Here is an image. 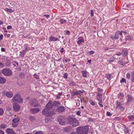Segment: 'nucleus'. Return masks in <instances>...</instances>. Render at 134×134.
I'll use <instances>...</instances> for the list:
<instances>
[{"label":"nucleus","mask_w":134,"mask_h":134,"mask_svg":"<svg viewBox=\"0 0 134 134\" xmlns=\"http://www.w3.org/2000/svg\"><path fill=\"white\" fill-rule=\"evenodd\" d=\"M89 128L87 126L80 127L76 129L77 133L78 134H87Z\"/></svg>","instance_id":"1"},{"label":"nucleus","mask_w":134,"mask_h":134,"mask_svg":"<svg viewBox=\"0 0 134 134\" xmlns=\"http://www.w3.org/2000/svg\"><path fill=\"white\" fill-rule=\"evenodd\" d=\"M12 101L13 102L22 103L23 102V99L21 98L20 95L19 94H16L13 97Z\"/></svg>","instance_id":"2"},{"label":"nucleus","mask_w":134,"mask_h":134,"mask_svg":"<svg viewBox=\"0 0 134 134\" xmlns=\"http://www.w3.org/2000/svg\"><path fill=\"white\" fill-rule=\"evenodd\" d=\"M42 113L43 115L46 116H51L54 114L52 109L47 108L42 110Z\"/></svg>","instance_id":"3"},{"label":"nucleus","mask_w":134,"mask_h":134,"mask_svg":"<svg viewBox=\"0 0 134 134\" xmlns=\"http://www.w3.org/2000/svg\"><path fill=\"white\" fill-rule=\"evenodd\" d=\"M2 73L7 76H10L12 74V71L9 69H4L2 71Z\"/></svg>","instance_id":"4"},{"label":"nucleus","mask_w":134,"mask_h":134,"mask_svg":"<svg viewBox=\"0 0 134 134\" xmlns=\"http://www.w3.org/2000/svg\"><path fill=\"white\" fill-rule=\"evenodd\" d=\"M70 125H72L73 127H76L79 125V122L76 119H71L69 122Z\"/></svg>","instance_id":"5"},{"label":"nucleus","mask_w":134,"mask_h":134,"mask_svg":"<svg viewBox=\"0 0 134 134\" xmlns=\"http://www.w3.org/2000/svg\"><path fill=\"white\" fill-rule=\"evenodd\" d=\"M58 121L60 125H65V119L63 116H59L58 118Z\"/></svg>","instance_id":"6"},{"label":"nucleus","mask_w":134,"mask_h":134,"mask_svg":"<svg viewBox=\"0 0 134 134\" xmlns=\"http://www.w3.org/2000/svg\"><path fill=\"white\" fill-rule=\"evenodd\" d=\"M59 103L57 101L53 102L52 101H50L47 104L46 108L52 109V108L54 104H56Z\"/></svg>","instance_id":"7"},{"label":"nucleus","mask_w":134,"mask_h":134,"mask_svg":"<svg viewBox=\"0 0 134 134\" xmlns=\"http://www.w3.org/2000/svg\"><path fill=\"white\" fill-rule=\"evenodd\" d=\"M2 93L5 95L7 97L9 98L12 97L13 95V93L10 91H3L2 92Z\"/></svg>","instance_id":"8"},{"label":"nucleus","mask_w":134,"mask_h":134,"mask_svg":"<svg viewBox=\"0 0 134 134\" xmlns=\"http://www.w3.org/2000/svg\"><path fill=\"white\" fill-rule=\"evenodd\" d=\"M14 110L16 112L19 111L20 108V106L16 103H14L13 104Z\"/></svg>","instance_id":"9"},{"label":"nucleus","mask_w":134,"mask_h":134,"mask_svg":"<svg viewBox=\"0 0 134 134\" xmlns=\"http://www.w3.org/2000/svg\"><path fill=\"white\" fill-rule=\"evenodd\" d=\"M40 111V109L37 108H35L31 109L30 111L32 114H35L37 113Z\"/></svg>","instance_id":"10"},{"label":"nucleus","mask_w":134,"mask_h":134,"mask_svg":"<svg viewBox=\"0 0 134 134\" xmlns=\"http://www.w3.org/2000/svg\"><path fill=\"white\" fill-rule=\"evenodd\" d=\"M83 90L78 91L76 90L73 91L72 92V94L73 96L75 95H79L81 93H83Z\"/></svg>","instance_id":"11"},{"label":"nucleus","mask_w":134,"mask_h":134,"mask_svg":"<svg viewBox=\"0 0 134 134\" xmlns=\"http://www.w3.org/2000/svg\"><path fill=\"white\" fill-rule=\"evenodd\" d=\"M29 103L31 105L34 107H36L38 106L36 101L35 100H31L30 102Z\"/></svg>","instance_id":"12"},{"label":"nucleus","mask_w":134,"mask_h":134,"mask_svg":"<svg viewBox=\"0 0 134 134\" xmlns=\"http://www.w3.org/2000/svg\"><path fill=\"white\" fill-rule=\"evenodd\" d=\"M117 107L121 109V110L124 109V107L122 106V104L121 102H117L116 103Z\"/></svg>","instance_id":"13"},{"label":"nucleus","mask_w":134,"mask_h":134,"mask_svg":"<svg viewBox=\"0 0 134 134\" xmlns=\"http://www.w3.org/2000/svg\"><path fill=\"white\" fill-rule=\"evenodd\" d=\"M102 94L99 93L97 92V98L99 101L102 100Z\"/></svg>","instance_id":"14"},{"label":"nucleus","mask_w":134,"mask_h":134,"mask_svg":"<svg viewBox=\"0 0 134 134\" xmlns=\"http://www.w3.org/2000/svg\"><path fill=\"white\" fill-rule=\"evenodd\" d=\"M58 39V38L57 37L51 36L49 37V41H57Z\"/></svg>","instance_id":"15"},{"label":"nucleus","mask_w":134,"mask_h":134,"mask_svg":"<svg viewBox=\"0 0 134 134\" xmlns=\"http://www.w3.org/2000/svg\"><path fill=\"white\" fill-rule=\"evenodd\" d=\"M6 131L8 134H16L11 129L8 128L7 129Z\"/></svg>","instance_id":"16"},{"label":"nucleus","mask_w":134,"mask_h":134,"mask_svg":"<svg viewBox=\"0 0 134 134\" xmlns=\"http://www.w3.org/2000/svg\"><path fill=\"white\" fill-rule=\"evenodd\" d=\"M127 104L131 102L133 99L132 97L129 94L127 95Z\"/></svg>","instance_id":"17"},{"label":"nucleus","mask_w":134,"mask_h":134,"mask_svg":"<svg viewBox=\"0 0 134 134\" xmlns=\"http://www.w3.org/2000/svg\"><path fill=\"white\" fill-rule=\"evenodd\" d=\"M128 53V50L127 49L124 48L122 52L123 56H125Z\"/></svg>","instance_id":"18"},{"label":"nucleus","mask_w":134,"mask_h":134,"mask_svg":"<svg viewBox=\"0 0 134 134\" xmlns=\"http://www.w3.org/2000/svg\"><path fill=\"white\" fill-rule=\"evenodd\" d=\"M64 108L63 106H61L58 107L57 110L58 112H62L64 111Z\"/></svg>","instance_id":"19"},{"label":"nucleus","mask_w":134,"mask_h":134,"mask_svg":"<svg viewBox=\"0 0 134 134\" xmlns=\"http://www.w3.org/2000/svg\"><path fill=\"white\" fill-rule=\"evenodd\" d=\"M6 80L5 79L0 76V83L3 84L5 82Z\"/></svg>","instance_id":"20"},{"label":"nucleus","mask_w":134,"mask_h":134,"mask_svg":"<svg viewBox=\"0 0 134 134\" xmlns=\"http://www.w3.org/2000/svg\"><path fill=\"white\" fill-rule=\"evenodd\" d=\"M82 75L84 77H87V72L86 71L82 70L81 71Z\"/></svg>","instance_id":"21"},{"label":"nucleus","mask_w":134,"mask_h":134,"mask_svg":"<svg viewBox=\"0 0 134 134\" xmlns=\"http://www.w3.org/2000/svg\"><path fill=\"white\" fill-rule=\"evenodd\" d=\"M84 42V40L82 38L79 40L77 41V43L79 45L81 44H82V42Z\"/></svg>","instance_id":"22"},{"label":"nucleus","mask_w":134,"mask_h":134,"mask_svg":"<svg viewBox=\"0 0 134 134\" xmlns=\"http://www.w3.org/2000/svg\"><path fill=\"white\" fill-rule=\"evenodd\" d=\"M132 39V38L131 36L128 35L126 36L125 37V40H128L129 41L131 40Z\"/></svg>","instance_id":"23"},{"label":"nucleus","mask_w":134,"mask_h":134,"mask_svg":"<svg viewBox=\"0 0 134 134\" xmlns=\"http://www.w3.org/2000/svg\"><path fill=\"white\" fill-rule=\"evenodd\" d=\"M19 121V118H15L13 120V122L17 123Z\"/></svg>","instance_id":"24"},{"label":"nucleus","mask_w":134,"mask_h":134,"mask_svg":"<svg viewBox=\"0 0 134 134\" xmlns=\"http://www.w3.org/2000/svg\"><path fill=\"white\" fill-rule=\"evenodd\" d=\"M128 118L129 119L130 121H133L134 120V116L133 115H131L128 116Z\"/></svg>","instance_id":"25"},{"label":"nucleus","mask_w":134,"mask_h":134,"mask_svg":"<svg viewBox=\"0 0 134 134\" xmlns=\"http://www.w3.org/2000/svg\"><path fill=\"white\" fill-rule=\"evenodd\" d=\"M7 127L6 125L4 124H2L0 125V129H4Z\"/></svg>","instance_id":"26"},{"label":"nucleus","mask_w":134,"mask_h":134,"mask_svg":"<svg viewBox=\"0 0 134 134\" xmlns=\"http://www.w3.org/2000/svg\"><path fill=\"white\" fill-rule=\"evenodd\" d=\"M118 96L119 98L121 99L124 97V95L123 93H120L118 94Z\"/></svg>","instance_id":"27"},{"label":"nucleus","mask_w":134,"mask_h":134,"mask_svg":"<svg viewBox=\"0 0 134 134\" xmlns=\"http://www.w3.org/2000/svg\"><path fill=\"white\" fill-rule=\"evenodd\" d=\"M5 10L7 12H14V11L12 9H9L7 8H5Z\"/></svg>","instance_id":"28"},{"label":"nucleus","mask_w":134,"mask_h":134,"mask_svg":"<svg viewBox=\"0 0 134 134\" xmlns=\"http://www.w3.org/2000/svg\"><path fill=\"white\" fill-rule=\"evenodd\" d=\"M131 81L132 82H134V72H132L131 74Z\"/></svg>","instance_id":"29"},{"label":"nucleus","mask_w":134,"mask_h":134,"mask_svg":"<svg viewBox=\"0 0 134 134\" xmlns=\"http://www.w3.org/2000/svg\"><path fill=\"white\" fill-rule=\"evenodd\" d=\"M119 33H118L117 32H116L115 34V36L114 38V39H118L119 37Z\"/></svg>","instance_id":"30"},{"label":"nucleus","mask_w":134,"mask_h":134,"mask_svg":"<svg viewBox=\"0 0 134 134\" xmlns=\"http://www.w3.org/2000/svg\"><path fill=\"white\" fill-rule=\"evenodd\" d=\"M29 119L31 121H33L35 120V117L32 116H30L29 118Z\"/></svg>","instance_id":"31"},{"label":"nucleus","mask_w":134,"mask_h":134,"mask_svg":"<svg viewBox=\"0 0 134 134\" xmlns=\"http://www.w3.org/2000/svg\"><path fill=\"white\" fill-rule=\"evenodd\" d=\"M69 85L71 86H73L76 85V84L74 82L71 81L69 83Z\"/></svg>","instance_id":"32"},{"label":"nucleus","mask_w":134,"mask_h":134,"mask_svg":"<svg viewBox=\"0 0 134 134\" xmlns=\"http://www.w3.org/2000/svg\"><path fill=\"white\" fill-rule=\"evenodd\" d=\"M124 131L125 134H129V131L128 129L126 128L124 129Z\"/></svg>","instance_id":"33"},{"label":"nucleus","mask_w":134,"mask_h":134,"mask_svg":"<svg viewBox=\"0 0 134 134\" xmlns=\"http://www.w3.org/2000/svg\"><path fill=\"white\" fill-rule=\"evenodd\" d=\"M4 113V111L3 109L0 108V115H3Z\"/></svg>","instance_id":"34"},{"label":"nucleus","mask_w":134,"mask_h":134,"mask_svg":"<svg viewBox=\"0 0 134 134\" xmlns=\"http://www.w3.org/2000/svg\"><path fill=\"white\" fill-rule=\"evenodd\" d=\"M106 76L107 77V79L110 80V77L111 75L110 74H106Z\"/></svg>","instance_id":"35"},{"label":"nucleus","mask_w":134,"mask_h":134,"mask_svg":"<svg viewBox=\"0 0 134 134\" xmlns=\"http://www.w3.org/2000/svg\"><path fill=\"white\" fill-rule=\"evenodd\" d=\"M94 53V52L93 51H91L88 53V54L91 56Z\"/></svg>","instance_id":"36"},{"label":"nucleus","mask_w":134,"mask_h":134,"mask_svg":"<svg viewBox=\"0 0 134 134\" xmlns=\"http://www.w3.org/2000/svg\"><path fill=\"white\" fill-rule=\"evenodd\" d=\"M126 77L127 78L129 79H130V77H131V75L129 73H127L126 74Z\"/></svg>","instance_id":"37"},{"label":"nucleus","mask_w":134,"mask_h":134,"mask_svg":"<svg viewBox=\"0 0 134 134\" xmlns=\"http://www.w3.org/2000/svg\"><path fill=\"white\" fill-rule=\"evenodd\" d=\"M18 125L17 123L13 122L12 123V126L13 127H15L18 126Z\"/></svg>","instance_id":"38"},{"label":"nucleus","mask_w":134,"mask_h":134,"mask_svg":"<svg viewBox=\"0 0 134 134\" xmlns=\"http://www.w3.org/2000/svg\"><path fill=\"white\" fill-rule=\"evenodd\" d=\"M26 51L25 50L23 51L20 54V56L23 57L24 56L25 54Z\"/></svg>","instance_id":"39"},{"label":"nucleus","mask_w":134,"mask_h":134,"mask_svg":"<svg viewBox=\"0 0 134 134\" xmlns=\"http://www.w3.org/2000/svg\"><path fill=\"white\" fill-rule=\"evenodd\" d=\"M68 74L67 73H65L64 74L63 77L65 79H67L68 78Z\"/></svg>","instance_id":"40"},{"label":"nucleus","mask_w":134,"mask_h":134,"mask_svg":"<svg viewBox=\"0 0 134 134\" xmlns=\"http://www.w3.org/2000/svg\"><path fill=\"white\" fill-rule=\"evenodd\" d=\"M123 61V59H122L121 60H119L118 61V63L120 64L121 65H123V64H122V63Z\"/></svg>","instance_id":"41"},{"label":"nucleus","mask_w":134,"mask_h":134,"mask_svg":"<svg viewBox=\"0 0 134 134\" xmlns=\"http://www.w3.org/2000/svg\"><path fill=\"white\" fill-rule=\"evenodd\" d=\"M66 21L65 20H62V19H60V23L61 24H63L64 23L66 22Z\"/></svg>","instance_id":"42"},{"label":"nucleus","mask_w":134,"mask_h":134,"mask_svg":"<svg viewBox=\"0 0 134 134\" xmlns=\"http://www.w3.org/2000/svg\"><path fill=\"white\" fill-rule=\"evenodd\" d=\"M102 101H99V102L98 103L99 105V106L100 107H103V105L102 104Z\"/></svg>","instance_id":"43"},{"label":"nucleus","mask_w":134,"mask_h":134,"mask_svg":"<svg viewBox=\"0 0 134 134\" xmlns=\"http://www.w3.org/2000/svg\"><path fill=\"white\" fill-rule=\"evenodd\" d=\"M120 82L121 83H122V82H126V80L124 78H122V79L120 80Z\"/></svg>","instance_id":"44"},{"label":"nucleus","mask_w":134,"mask_h":134,"mask_svg":"<svg viewBox=\"0 0 134 134\" xmlns=\"http://www.w3.org/2000/svg\"><path fill=\"white\" fill-rule=\"evenodd\" d=\"M89 102L90 104L93 105H94L95 104V103L94 102L92 101V100H90Z\"/></svg>","instance_id":"45"},{"label":"nucleus","mask_w":134,"mask_h":134,"mask_svg":"<svg viewBox=\"0 0 134 134\" xmlns=\"http://www.w3.org/2000/svg\"><path fill=\"white\" fill-rule=\"evenodd\" d=\"M18 63L16 62H13V65L15 66H18Z\"/></svg>","instance_id":"46"},{"label":"nucleus","mask_w":134,"mask_h":134,"mask_svg":"<svg viewBox=\"0 0 134 134\" xmlns=\"http://www.w3.org/2000/svg\"><path fill=\"white\" fill-rule=\"evenodd\" d=\"M6 109L8 111H10L11 110V107L9 106H7L6 107Z\"/></svg>","instance_id":"47"},{"label":"nucleus","mask_w":134,"mask_h":134,"mask_svg":"<svg viewBox=\"0 0 134 134\" xmlns=\"http://www.w3.org/2000/svg\"><path fill=\"white\" fill-rule=\"evenodd\" d=\"M5 36H6L7 37H9L10 36V35L9 34H7L5 33L4 34Z\"/></svg>","instance_id":"48"},{"label":"nucleus","mask_w":134,"mask_h":134,"mask_svg":"<svg viewBox=\"0 0 134 134\" xmlns=\"http://www.w3.org/2000/svg\"><path fill=\"white\" fill-rule=\"evenodd\" d=\"M64 60L66 63H67L68 62H69L70 61V60L69 59H66Z\"/></svg>","instance_id":"49"},{"label":"nucleus","mask_w":134,"mask_h":134,"mask_svg":"<svg viewBox=\"0 0 134 134\" xmlns=\"http://www.w3.org/2000/svg\"><path fill=\"white\" fill-rule=\"evenodd\" d=\"M34 77L36 78L37 79H38L39 78L38 76L36 74H34Z\"/></svg>","instance_id":"50"},{"label":"nucleus","mask_w":134,"mask_h":134,"mask_svg":"<svg viewBox=\"0 0 134 134\" xmlns=\"http://www.w3.org/2000/svg\"><path fill=\"white\" fill-rule=\"evenodd\" d=\"M107 114L108 116H110L112 115V114L109 112H107Z\"/></svg>","instance_id":"51"},{"label":"nucleus","mask_w":134,"mask_h":134,"mask_svg":"<svg viewBox=\"0 0 134 134\" xmlns=\"http://www.w3.org/2000/svg\"><path fill=\"white\" fill-rule=\"evenodd\" d=\"M35 134H43L42 132L41 131H38L36 132Z\"/></svg>","instance_id":"52"},{"label":"nucleus","mask_w":134,"mask_h":134,"mask_svg":"<svg viewBox=\"0 0 134 134\" xmlns=\"http://www.w3.org/2000/svg\"><path fill=\"white\" fill-rule=\"evenodd\" d=\"M8 30H9L12 29V27L11 25H9L7 27Z\"/></svg>","instance_id":"53"},{"label":"nucleus","mask_w":134,"mask_h":134,"mask_svg":"<svg viewBox=\"0 0 134 134\" xmlns=\"http://www.w3.org/2000/svg\"><path fill=\"white\" fill-rule=\"evenodd\" d=\"M3 66H4L3 64L2 63H0V68H3Z\"/></svg>","instance_id":"54"},{"label":"nucleus","mask_w":134,"mask_h":134,"mask_svg":"<svg viewBox=\"0 0 134 134\" xmlns=\"http://www.w3.org/2000/svg\"><path fill=\"white\" fill-rule=\"evenodd\" d=\"M116 55L115 54L113 55V56H112V58H113V59H114V60L115 59H116Z\"/></svg>","instance_id":"55"},{"label":"nucleus","mask_w":134,"mask_h":134,"mask_svg":"<svg viewBox=\"0 0 134 134\" xmlns=\"http://www.w3.org/2000/svg\"><path fill=\"white\" fill-rule=\"evenodd\" d=\"M93 15V10H91V16H92Z\"/></svg>","instance_id":"56"},{"label":"nucleus","mask_w":134,"mask_h":134,"mask_svg":"<svg viewBox=\"0 0 134 134\" xmlns=\"http://www.w3.org/2000/svg\"><path fill=\"white\" fill-rule=\"evenodd\" d=\"M122 32H122V31H120V32L118 31V32H117L119 33V35H122Z\"/></svg>","instance_id":"57"},{"label":"nucleus","mask_w":134,"mask_h":134,"mask_svg":"<svg viewBox=\"0 0 134 134\" xmlns=\"http://www.w3.org/2000/svg\"><path fill=\"white\" fill-rule=\"evenodd\" d=\"M114 59L112 58V59H110L108 61V62L109 63H111L113 62L114 61Z\"/></svg>","instance_id":"58"},{"label":"nucleus","mask_w":134,"mask_h":134,"mask_svg":"<svg viewBox=\"0 0 134 134\" xmlns=\"http://www.w3.org/2000/svg\"><path fill=\"white\" fill-rule=\"evenodd\" d=\"M81 113V112L80 111H77L76 112V114L79 116H80V114Z\"/></svg>","instance_id":"59"},{"label":"nucleus","mask_w":134,"mask_h":134,"mask_svg":"<svg viewBox=\"0 0 134 134\" xmlns=\"http://www.w3.org/2000/svg\"><path fill=\"white\" fill-rule=\"evenodd\" d=\"M97 90L99 92H102V90L100 89L99 88H97Z\"/></svg>","instance_id":"60"},{"label":"nucleus","mask_w":134,"mask_h":134,"mask_svg":"<svg viewBox=\"0 0 134 134\" xmlns=\"http://www.w3.org/2000/svg\"><path fill=\"white\" fill-rule=\"evenodd\" d=\"M70 34V32L69 31H67L65 32V34L69 35Z\"/></svg>","instance_id":"61"},{"label":"nucleus","mask_w":134,"mask_h":134,"mask_svg":"<svg viewBox=\"0 0 134 134\" xmlns=\"http://www.w3.org/2000/svg\"><path fill=\"white\" fill-rule=\"evenodd\" d=\"M3 35L2 34H1L0 35V40H1L3 38Z\"/></svg>","instance_id":"62"},{"label":"nucleus","mask_w":134,"mask_h":134,"mask_svg":"<svg viewBox=\"0 0 134 134\" xmlns=\"http://www.w3.org/2000/svg\"><path fill=\"white\" fill-rule=\"evenodd\" d=\"M116 55L120 56L121 55V53L120 52H118L116 54Z\"/></svg>","instance_id":"63"},{"label":"nucleus","mask_w":134,"mask_h":134,"mask_svg":"<svg viewBox=\"0 0 134 134\" xmlns=\"http://www.w3.org/2000/svg\"><path fill=\"white\" fill-rule=\"evenodd\" d=\"M0 134H4V132L2 130H0Z\"/></svg>","instance_id":"64"}]
</instances>
